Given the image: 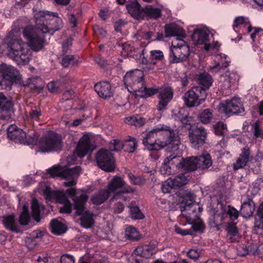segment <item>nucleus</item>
<instances>
[{"mask_svg": "<svg viewBox=\"0 0 263 263\" xmlns=\"http://www.w3.org/2000/svg\"><path fill=\"white\" fill-rule=\"evenodd\" d=\"M36 25L28 26L23 31V35L28 41L32 50L39 51L41 50L45 42V34H53L63 26L62 19L57 12L48 11H39L35 14Z\"/></svg>", "mask_w": 263, "mask_h": 263, "instance_id": "nucleus-1", "label": "nucleus"}, {"mask_svg": "<svg viewBox=\"0 0 263 263\" xmlns=\"http://www.w3.org/2000/svg\"><path fill=\"white\" fill-rule=\"evenodd\" d=\"M28 40L26 37H25ZM8 51V55L13 59L18 65H24L28 63L31 58V54L28 45L25 44L21 38L13 36L8 37L6 39Z\"/></svg>", "mask_w": 263, "mask_h": 263, "instance_id": "nucleus-2", "label": "nucleus"}, {"mask_svg": "<svg viewBox=\"0 0 263 263\" xmlns=\"http://www.w3.org/2000/svg\"><path fill=\"white\" fill-rule=\"evenodd\" d=\"M143 73L141 70L136 69L127 72L124 78V82L131 93H135L137 97L147 98L153 95L154 90L147 88L143 81Z\"/></svg>", "mask_w": 263, "mask_h": 263, "instance_id": "nucleus-3", "label": "nucleus"}, {"mask_svg": "<svg viewBox=\"0 0 263 263\" xmlns=\"http://www.w3.org/2000/svg\"><path fill=\"white\" fill-rule=\"evenodd\" d=\"M157 139V150L161 149L167 146L171 151L176 152L179 149L180 144V137L178 132L167 126L159 128Z\"/></svg>", "mask_w": 263, "mask_h": 263, "instance_id": "nucleus-4", "label": "nucleus"}, {"mask_svg": "<svg viewBox=\"0 0 263 263\" xmlns=\"http://www.w3.org/2000/svg\"><path fill=\"white\" fill-rule=\"evenodd\" d=\"M47 172L52 177H60L65 179L66 180L64 183L65 186H71L76 184L81 172V167L77 166L73 168H68L65 166L58 165L48 169Z\"/></svg>", "mask_w": 263, "mask_h": 263, "instance_id": "nucleus-5", "label": "nucleus"}, {"mask_svg": "<svg viewBox=\"0 0 263 263\" xmlns=\"http://www.w3.org/2000/svg\"><path fill=\"white\" fill-rule=\"evenodd\" d=\"M218 210L214 213L213 221L211 224V227L215 228L216 230H220V226L225 222L226 218L229 217L233 220L237 219L239 216L237 210L231 205L220 202L218 203Z\"/></svg>", "mask_w": 263, "mask_h": 263, "instance_id": "nucleus-6", "label": "nucleus"}, {"mask_svg": "<svg viewBox=\"0 0 263 263\" xmlns=\"http://www.w3.org/2000/svg\"><path fill=\"white\" fill-rule=\"evenodd\" d=\"M88 197L86 194L82 195L79 198L73 199L74 209L76 210L77 215H82L81 218V226L86 228H90L93 224V214L87 211L85 204Z\"/></svg>", "mask_w": 263, "mask_h": 263, "instance_id": "nucleus-7", "label": "nucleus"}, {"mask_svg": "<svg viewBox=\"0 0 263 263\" xmlns=\"http://www.w3.org/2000/svg\"><path fill=\"white\" fill-rule=\"evenodd\" d=\"M39 147L44 153L60 151L62 147L61 137L55 132L48 131L39 140Z\"/></svg>", "mask_w": 263, "mask_h": 263, "instance_id": "nucleus-8", "label": "nucleus"}, {"mask_svg": "<svg viewBox=\"0 0 263 263\" xmlns=\"http://www.w3.org/2000/svg\"><path fill=\"white\" fill-rule=\"evenodd\" d=\"M206 95L207 92L201 86H194L184 93L183 99L185 105L192 107L202 103L205 100Z\"/></svg>", "mask_w": 263, "mask_h": 263, "instance_id": "nucleus-9", "label": "nucleus"}, {"mask_svg": "<svg viewBox=\"0 0 263 263\" xmlns=\"http://www.w3.org/2000/svg\"><path fill=\"white\" fill-rule=\"evenodd\" d=\"M197 208L198 204L194 201L193 195L191 194H187L183 197L180 205L182 214L191 221H194L198 218Z\"/></svg>", "mask_w": 263, "mask_h": 263, "instance_id": "nucleus-10", "label": "nucleus"}, {"mask_svg": "<svg viewBox=\"0 0 263 263\" xmlns=\"http://www.w3.org/2000/svg\"><path fill=\"white\" fill-rule=\"evenodd\" d=\"M172 54L173 63L185 61L189 55L190 49L183 40H173L172 42Z\"/></svg>", "mask_w": 263, "mask_h": 263, "instance_id": "nucleus-11", "label": "nucleus"}, {"mask_svg": "<svg viewBox=\"0 0 263 263\" xmlns=\"http://www.w3.org/2000/svg\"><path fill=\"white\" fill-rule=\"evenodd\" d=\"M8 138L15 143L30 145L35 142V135L28 136L22 129L18 128L15 125H10L7 128Z\"/></svg>", "mask_w": 263, "mask_h": 263, "instance_id": "nucleus-12", "label": "nucleus"}, {"mask_svg": "<svg viewBox=\"0 0 263 263\" xmlns=\"http://www.w3.org/2000/svg\"><path fill=\"white\" fill-rule=\"evenodd\" d=\"M97 164L100 168L106 172L115 171V160L112 154L109 150L102 148L96 155Z\"/></svg>", "mask_w": 263, "mask_h": 263, "instance_id": "nucleus-13", "label": "nucleus"}, {"mask_svg": "<svg viewBox=\"0 0 263 263\" xmlns=\"http://www.w3.org/2000/svg\"><path fill=\"white\" fill-rule=\"evenodd\" d=\"M190 143L192 147L197 148L202 146L207 138L206 130L203 126L191 127L189 132Z\"/></svg>", "mask_w": 263, "mask_h": 263, "instance_id": "nucleus-14", "label": "nucleus"}, {"mask_svg": "<svg viewBox=\"0 0 263 263\" xmlns=\"http://www.w3.org/2000/svg\"><path fill=\"white\" fill-rule=\"evenodd\" d=\"M149 89L155 91L153 95L158 93L159 102L157 105V109L159 111L165 109L167 105L173 99V89L171 87H162L159 89L150 88Z\"/></svg>", "mask_w": 263, "mask_h": 263, "instance_id": "nucleus-15", "label": "nucleus"}, {"mask_svg": "<svg viewBox=\"0 0 263 263\" xmlns=\"http://www.w3.org/2000/svg\"><path fill=\"white\" fill-rule=\"evenodd\" d=\"M220 106L222 111L229 116L241 114L245 111L240 99L237 98L223 101L220 103Z\"/></svg>", "mask_w": 263, "mask_h": 263, "instance_id": "nucleus-16", "label": "nucleus"}, {"mask_svg": "<svg viewBox=\"0 0 263 263\" xmlns=\"http://www.w3.org/2000/svg\"><path fill=\"white\" fill-rule=\"evenodd\" d=\"M13 112V104L11 99L0 93V119L9 120Z\"/></svg>", "mask_w": 263, "mask_h": 263, "instance_id": "nucleus-17", "label": "nucleus"}, {"mask_svg": "<svg viewBox=\"0 0 263 263\" xmlns=\"http://www.w3.org/2000/svg\"><path fill=\"white\" fill-rule=\"evenodd\" d=\"M159 128H155L149 132L143 133V144L149 151H157V139Z\"/></svg>", "mask_w": 263, "mask_h": 263, "instance_id": "nucleus-18", "label": "nucleus"}, {"mask_svg": "<svg viewBox=\"0 0 263 263\" xmlns=\"http://www.w3.org/2000/svg\"><path fill=\"white\" fill-rule=\"evenodd\" d=\"M95 149V146L90 143V136L88 134L84 135L78 142L76 151L80 158H83Z\"/></svg>", "mask_w": 263, "mask_h": 263, "instance_id": "nucleus-19", "label": "nucleus"}, {"mask_svg": "<svg viewBox=\"0 0 263 263\" xmlns=\"http://www.w3.org/2000/svg\"><path fill=\"white\" fill-rule=\"evenodd\" d=\"M253 156L251 154V150L248 146L241 149V153L236 161L233 164V169L237 170L242 168L253 160Z\"/></svg>", "mask_w": 263, "mask_h": 263, "instance_id": "nucleus-20", "label": "nucleus"}, {"mask_svg": "<svg viewBox=\"0 0 263 263\" xmlns=\"http://www.w3.org/2000/svg\"><path fill=\"white\" fill-rule=\"evenodd\" d=\"M128 13L134 18L137 20H143V9L138 0H129L126 5Z\"/></svg>", "mask_w": 263, "mask_h": 263, "instance_id": "nucleus-21", "label": "nucleus"}, {"mask_svg": "<svg viewBox=\"0 0 263 263\" xmlns=\"http://www.w3.org/2000/svg\"><path fill=\"white\" fill-rule=\"evenodd\" d=\"M165 36L168 37L175 36L174 40H183L186 37L184 30L175 23L167 24L165 25Z\"/></svg>", "mask_w": 263, "mask_h": 263, "instance_id": "nucleus-22", "label": "nucleus"}, {"mask_svg": "<svg viewBox=\"0 0 263 263\" xmlns=\"http://www.w3.org/2000/svg\"><path fill=\"white\" fill-rule=\"evenodd\" d=\"M94 88L98 95L104 99L110 98L114 93L111 84L108 81H102L96 84Z\"/></svg>", "mask_w": 263, "mask_h": 263, "instance_id": "nucleus-23", "label": "nucleus"}, {"mask_svg": "<svg viewBox=\"0 0 263 263\" xmlns=\"http://www.w3.org/2000/svg\"><path fill=\"white\" fill-rule=\"evenodd\" d=\"M0 71L5 81H15L19 75L18 71L16 68L6 64L1 65L0 66Z\"/></svg>", "mask_w": 263, "mask_h": 263, "instance_id": "nucleus-24", "label": "nucleus"}, {"mask_svg": "<svg viewBox=\"0 0 263 263\" xmlns=\"http://www.w3.org/2000/svg\"><path fill=\"white\" fill-rule=\"evenodd\" d=\"M181 159L177 165V167L181 171L192 172L198 168L196 157H187Z\"/></svg>", "mask_w": 263, "mask_h": 263, "instance_id": "nucleus-25", "label": "nucleus"}, {"mask_svg": "<svg viewBox=\"0 0 263 263\" xmlns=\"http://www.w3.org/2000/svg\"><path fill=\"white\" fill-rule=\"evenodd\" d=\"M196 157L198 168L202 170H207L212 166L213 161L211 156L207 152H204L200 156Z\"/></svg>", "mask_w": 263, "mask_h": 263, "instance_id": "nucleus-26", "label": "nucleus"}, {"mask_svg": "<svg viewBox=\"0 0 263 263\" xmlns=\"http://www.w3.org/2000/svg\"><path fill=\"white\" fill-rule=\"evenodd\" d=\"M24 86L28 87L32 91L39 92L44 88V83L39 77L30 78L27 79Z\"/></svg>", "mask_w": 263, "mask_h": 263, "instance_id": "nucleus-27", "label": "nucleus"}, {"mask_svg": "<svg viewBox=\"0 0 263 263\" xmlns=\"http://www.w3.org/2000/svg\"><path fill=\"white\" fill-rule=\"evenodd\" d=\"M192 38L195 45L203 44L209 42V33L205 30L197 29L194 30Z\"/></svg>", "mask_w": 263, "mask_h": 263, "instance_id": "nucleus-28", "label": "nucleus"}, {"mask_svg": "<svg viewBox=\"0 0 263 263\" xmlns=\"http://www.w3.org/2000/svg\"><path fill=\"white\" fill-rule=\"evenodd\" d=\"M196 80L199 86L206 92V90L210 88L213 83V79L211 76L207 72L199 73L197 76Z\"/></svg>", "mask_w": 263, "mask_h": 263, "instance_id": "nucleus-29", "label": "nucleus"}, {"mask_svg": "<svg viewBox=\"0 0 263 263\" xmlns=\"http://www.w3.org/2000/svg\"><path fill=\"white\" fill-rule=\"evenodd\" d=\"M255 209V206L253 201L251 199H248L242 204L240 213L243 217L249 218L252 216Z\"/></svg>", "mask_w": 263, "mask_h": 263, "instance_id": "nucleus-30", "label": "nucleus"}, {"mask_svg": "<svg viewBox=\"0 0 263 263\" xmlns=\"http://www.w3.org/2000/svg\"><path fill=\"white\" fill-rule=\"evenodd\" d=\"M161 16V10L152 5H147L144 7L143 20L145 17L157 19Z\"/></svg>", "mask_w": 263, "mask_h": 263, "instance_id": "nucleus-31", "label": "nucleus"}, {"mask_svg": "<svg viewBox=\"0 0 263 263\" xmlns=\"http://www.w3.org/2000/svg\"><path fill=\"white\" fill-rule=\"evenodd\" d=\"M189 115L187 111L182 108L173 115V118L176 121H180L183 126H186L190 124L191 120Z\"/></svg>", "mask_w": 263, "mask_h": 263, "instance_id": "nucleus-32", "label": "nucleus"}, {"mask_svg": "<svg viewBox=\"0 0 263 263\" xmlns=\"http://www.w3.org/2000/svg\"><path fill=\"white\" fill-rule=\"evenodd\" d=\"M125 184L123 178L120 176L114 177L107 185V190L110 193L115 192L117 190L122 188Z\"/></svg>", "mask_w": 263, "mask_h": 263, "instance_id": "nucleus-33", "label": "nucleus"}, {"mask_svg": "<svg viewBox=\"0 0 263 263\" xmlns=\"http://www.w3.org/2000/svg\"><path fill=\"white\" fill-rule=\"evenodd\" d=\"M52 233L55 235H61L66 232L67 227L63 223L56 219H52L50 224Z\"/></svg>", "mask_w": 263, "mask_h": 263, "instance_id": "nucleus-34", "label": "nucleus"}, {"mask_svg": "<svg viewBox=\"0 0 263 263\" xmlns=\"http://www.w3.org/2000/svg\"><path fill=\"white\" fill-rule=\"evenodd\" d=\"M226 230L227 232V237L230 242L237 240L238 236V230L236 227V223L234 222H228Z\"/></svg>", "mask_w": 263, "mask_h": 263, "instance_id": "nucleus-35", "label": "nucleus"}, {"mask_svg": "<svg viewBox=\"0 0 263 263\" xmlns=\"http://www.w3.org/2000/svg\"><path fill=\"white\" fill-rule=\"evenodd\" d=\"M135 253L145 258H150L155 253L154 248L148 245L139 246L135 249Z\"/></svg>", "mask_w": 263, "mask_h": 263, "instance_id": "nucleus-36", "label": "nucleus"}, {"mask_svg": "<svg viewBox=\"0 0 263 263\" xmlns=\"http://www.w3.org/2000/svg\"><path fill=\"white\" fill-rule=\"evenodd\" d=\"M3 223L7 229L12 232H18L17 223L13 214L4 216Z\"/></svg>", "mask_w": 263, "mask_h": 263, "instance_id": "nucleus-37", "label": "nucleus"}, {"mask_svg": "<svg viewBox=\"0 0 263 263\" xmlns=\"http://www.w3.org/2000/svg\"><path fill=\"white\" fill-rule=\"evenodd\" d=\"M110 194L107 190H102L95 194L91 197V200L93 203L99 205L103 203L108 198Z\"/></svg>", "mask_w": 263, "mask_h": 263, "instance_id": "nucleus-38", "label": "nucleus"}, {"mask_svg": "<svg viewBox=\"0 0 263 263\" xmlns=\"http://www.w3.org/2000/svg\"><path fill=\"white\" fill-rule=\"evenodd\" d=\"M169 179V183L173 185L174 187H180L186 184L189 179L183 174H180L174 177H170Z\"/></svg>", "mask_w": 263, "mask_h": 263, "instance_id": "nucleus-39", "label": "nucleus"}, {"mask_svg": "<svg viewBox=\"0 0 263 263\" xmlns=\"http://www.w3.org/2000/svg\"><path fill=\"white\" fill-rule=\"evenodd\" d=\"M43 209L42 204H39L36 199H33L31 202L32 217L36 222L41 221V211Z\"/></svg>", "mask_w": 263, "mask_h": 263, "instance_id": "nucleus-40", "label": "nucleus"}, {"mask_svg": "<svg viewBox=\"0 0 263 263\" xmlns=\"http://www.w3.org/2000/svg\"><path fill=\"white\" fill-rule=\"evenodd\" d=\"M125 122L129 124L141 126L145 123V119L139 115L127 117Z\"/></svg>", "mask_w": 263, "mask_h": 263, "instance_id": "nucleus-41", "label": "nucleus"}, {"mask_svg": "<svg viewBox=\"0 0 263 263\" xmlns=\"http://www.w3.org/2000/svg\"><path fill=\"white\" fill-rule=\"evenodd\" d=\"M126 237L132 241L138 240L140 238V235L138 230L134 227L129 226L125 230Z\"/></svg>", "mask_w": 263, "mask_h": 263, "instance_id": "nucleus-42", "label": "nucleus"}, {"mask_svg": "<svg viewBox=\"0 0 263 263\" xmlns=\"http://www.w3.org/2000/svg\"><path fill=\"white\" fill-rule=\"evenodd\" d=\"M213 113L210 109L203 110L199 115V120L204 124L210 122L213 118Z\"/></svg>", "mask_w": 263, "mask_h": 263, "instance_id": "nucleus-43", "label": "nucleus"}, {"mask_svg": "<svg viewBox=\"0 0 263 263\" xmlns=\"http://www.w3.org/2000/svg\"><path fill=\"white\" fill-rule=\"evenodd\" d=\"M130 208V214L133 219H141L144 218V215L141 212L138 206L134 205L129 206Z\"/></svg>", "mask_w": 263, "mask_h": 263, "instance_id": "nucleus-44", "label": "nucleus"}, {"mask_svg": "<svg viewBox=\"0 0 263 263\" xmlns=\"http://www.w3.org/2000/svg\"><path fill=\"white\" fill-rule=\"evenodd\" d=\"M127 176L132 184L137 185H142L145 183V179L142 176H136L131 172L127 173Z\"/></svg>", "mask_w": 263, "mask_h": 263, "instance_id": "nucleus-45", "label": "nucleus"}, {"mask_svg": "<svg viewBox=\"0 0 263 263\" xmlns=\"http://www.w3.org/2000/svg\"><path fill=\"white\" fill-rule=\"evenodd\" d=\"M253 130V135L255 138L263 137V130L262 129L260 123L259 121H256L252 125Z\"/></svg>", "mask_w": 263, "mask_h": 263, "instance_id": "nucleus-46", "label": "nucleus"}, {"mask_svg": "<svg viewBox=\"0 0 263 263\" xmlns=\"http://www.w3.org/2000/svg\"><path fill=\"white\" fill-rule=\"evenodd\" d=\"M213 128L216 135L222 136L224 134V131L227 129V125L222 122H218L213 125Z\"/></svg>", "mask_w": 263, "mask_h": 263, "instance_id": "nucleus-47", "label": "nucleus"}, {"mask_svg": "<svg viewBox=\"0 0 263 263\" xmlns=\"http://www.w3.org/2000/svg\"><path fill=\"white\" fill-rule=\"evenodd\" d=\"M123 143L117 139L112 140L109 143V148L110 151L118 152L123 148Z\"/></svg>", "mask_w": 263, "mask_h": 263, "instance_id": "nucleus-48", "label": "nucleus"}, {"mask_svg": "<svg viewBox=\"0 0 263 263\" xmlns=\"http://www.w3.org/2000/svg\"><path fill=\"white\" fill-rule=\"evenodd\" d=\"M151 59L153 60L161 61L164 58L163 52L160 50H152L150 52Z\"/></svg>", "mask_w": 263, "mask_h": 263, "instance_id": "nucleus-49", "label": "nucleus"}, {"mask_svg": "<svg viewBox=\"0 0 263 263\" xmlns=\"http://www.w3.org/2000/svg\"><path fill=\"white\" fill-rule=\"evenodd\" d=\"M30 220V216L29 213L22 212L19 217L20 223L22 226L27 225Z\"/></svg>", "mask_w": 263, "mask_h": 263, "instance_id": "nucleus-50", "label": "nucleus"}, {"mask_svg": "<svg viewBox=\"0 0 263 263\" xmlns=\"http://www.w3.org/2000/svg\"><path fill=\"white\" fill-rule=\"evenodd\" d=\"M63 205L60 208V212L63 214H69L71 212L72 204L70 201L63 203Z\"/></svg>", "mask_w": 263, "mask_h": 263, "instance_id": "nucleus-51", "label": "nucleus"}, {"mask_svg": "<svg viewBox=\"0 0 263 263\" xmlns=\"http://www.w3.org/2000/svg\"><path fill=\"white\" fill-rule=\"evenodd\" d=\"M25 243L26 247L29 250L34 249L37 245L36 238L34 237H27L25 239Z\"/></svg>", "mask_w": 263, "mask_h": 263, "instance_id": "nucleus-52", "label": "nucleus"}, {"mask_svg": "<svg viewBox=\"0 0 263 263\" xmlns=\"http://www.w3.org/2000/svg\"><path fill=\"white\" fill-rule=\"evenodd\" d=\"M137 142L132 143L126 141L124 143H123V149L125 151H126L128 153H133L137 146Z\"/></svg>", "mask_w": 263, "mask_h": 263, "instance_id": "nucleus-53", "label": "nucleus"}, {"mask_svg": "<svg viewBox=\"0 0 263 263\" xmlns=\"http://www.w3.org/2000/svg\"><path fill=\"white\" fill-rule=\"evenodd\" d=\"M41 115V110L37 109H32L29 112V116L28 117V119L29 120H35L37 121Z\"/></svg>", "mask_w": 263, "mask_h": 263, "instance_id": "nucleus-54", "label": "nucleus"}, {"mask_svg": "<svg viewBox=\"0 0 263 263\" xmlns=\"http://www.w3.org/2000/svg\"><path fill=\"white\" fill-rule=\"evenodd\" d=\"M73 60L74 56L73 55H67L63 58L61 64L64 67H67Z\"/></svg>", "mask_w": 263, "mask_h": 263, "instance_id": "nucleus-55", "label": "nucleus"}, {"mask_svg": "<svg viewBox=\"0 0 263 263\" xmlns=\"http://www.w3.org/2000/svg\"><path fill=\"white\" fill-rule=\"evenodd\" d=\"M160 171L161 174L164 175H170L172 174L171 167L168 165V163L163 162L162 166L160 167Z\"/></svg>", "mask_w": 263, "mask_h": 263, "instance_id": "nucleus-56", "label": "nucleus"}, {"mask_svg": "<svg viewBox=\"0 0 263 263\" xmlns=\"http://www.w3.org/2000/svg\"><path fill=\"white\" fill-rule=\"evenodd\" d=\"M59 192L57 191H49L46 194V199L49 201H56L59 195Z\"/></svg>", "mask_w": 263, "mask_h": 263, "instance_id": "nucleus-57", "label": "nucleus"}, {"mask_svg": "<svg viewBox=\"0 0 263 263\" xmlns=\"http://www.w3.org/2000/svg\"><path fill=\"white\" fill-rule=\"evenodd\" d=\"M74 259L73 256L69 254H64L61 257V263H74Z\"/></svg>", "mask_w": 263, "mask_h": 263, "instance_id": "nucleus-58", "label": "nucleus"}, {"mask_svg": "<svg viewBox=\"0 0 263 263\" xmlns=\"http://www.w3.org/2000/svg\"><path fill=\"white\" fill-rule=\"evenodd\" d=\"M169 179L162 185L161 190L164 193H168L171 192V190L174 188L173 185L169 183Z\"/></svg>", "mask_w": 263, "mask_h": 263, "instance_id": "nucleus-59", "label": "nucleus"}, {"mask_svg": "<svg viewBox=\"0 0 263 263\" xmlns=\"http://www.w3.org/2000/svg\"><path fill=\"white\" fill-rule=\"evenodd\" d=\"M69 201L65 195V193L63 191H60L59 195L55 201L56 202L61 204L64 203L67 201Z\"/></svg>", "mask_w": 263, "mask_h": 263, "instance_id": "nucleus-60", "label": "nucleus"}, {"mask_svg": "<svg viewBox=\"0 0 263 263\" xmlns=\"http://www.w3.org/2000/svg\"><path fill=\"white\" fill-rule=\"evenodd\" d=\"M187 256L191 259H196L200 256V253L197 250L191 249L187 252Z\"/></svg>", "mask_w": 263, "mask_h": 263, "instance_id": "nucleus-61", "label": "nucleus"}, {"mask_svg": "<svg viewBox=\"0 0 263 263\" xmlns=\"http://www.w3.org/2000/svg\"><path fill=\"white\" fill-rule=\"evenodd\" d=\"M175 231L183 236L192 234L191 230H183L177 225L175 226Z\"/></svg>", "mask_w": 263, "mask_h": 263, "instance_id": "nucleus-62", "label": "nucleus"}, {"mask_svg": "<svg viewBox=\"0 0 263 263\" xmlns=\"http://www.w3.org/2000/svg\"><path fill=\"white\" fill-rule=\"evenodd\" d=\"M246 23V18L239 16L235 18L234 20V24L233 25V29L235 30V28L238 27L240 24H243Z\"/></svg>", "mask_w": 263, "mask_h": 263, "instance_id": "nucleus-63", "label": "nucleus"}, {"mask_svg": "<svg viewBox=\"0 0 263 263\" xmlns=\"http://www.w3.org/2000/svg\"><path fill=\"white\" fill-rule=\"evenodd\" d=\"M74 91L72 89L67 90L63 95L62 100H69L74 97Z\"/></svg>", "mask_w": 263, "mask_h": 263, "instance_id": "nucleus-64", "label": "nucleus"}]
</instances>
